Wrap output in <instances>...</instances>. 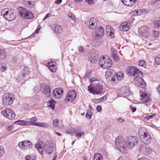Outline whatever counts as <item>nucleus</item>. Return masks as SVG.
Instances as JSON below:
<instances>
[{
    "label": "nucleus",
    "instance_id": "603ef678",
    "mask_svg": "<svg viewBox=\"0 0 160 160\" xmlns=\"http://www.w3.org/2000/svg\"><path fill=\"white\" fill-rule=\"evenodd\" d=\"M13 61L15 63L19 64V63L21 62V60L19 58L15 57L13 58Z\"/></svg>",
    "mask_w": 160,
    "mask_h": 160
},
{
    "label": "nucleus",
    "instance_id": "c03bdc74",
    "mask_svg": "<svg viewBox=\"0 0 160 160\" xmlns=\"http://www.w3.org/2000/svg\"><path fill=\"white\" fill-rule=\"evenodd\" d=\"M84 135V132H78L76 133V137L78 138H81L82 136Z\"/></svg>",
    "mask_w": 160,
    "mask_h": 160
},
{
    "label": "nucleus",
    "instance_id": "de8ad7c7",
    "mask_svg": "<svg viewBox=\"0 0 160 160\" xmlns=\"http://www.w3.org/2000/svg\"><path fill=\"white\" fill-rule=\"evenodd\" d=\"M156 27H160V18H159V20H155L154 22Z\"/></svg>",
    "mask_w": 160,
    "mask_h": 160
},
{
    "label": "nucleus",
    "instance_id": "69168bd1",
    "mask_svg": "<svg viewBox=\"0 0 160 160\" xmlns=\"http://www.w3.org/2000/svg\"><path fill=\"white\" fill-rule=\"evenodd\" d=\"M39 30H40V28H39V27L37 28L35 32V33H38L39 31Z\"/></svg>",
    "mask_w": 160,
    "mask_h": 160
},
{
    "label": "nucleus",
    "instance_id": "0eeeda50",
    "mask_svg": "<svg viewBox=\"0 0 160 160\" xmlns=\"http://www.w3.org/2000/svg\"><path fill=\"white\" fill-rule=\"evenodd\" d=\"M99 64L100 67L103 69H107L111 67L112 65V61L109 59L101 56L99 60Z\"/></svg>",
    "mask_w": 160,
    "mask_h": 160
},
{
    "label": "nucleus",
    "instance_id": "052dcab7",
    "mask_svg": "<svg viewBox=\"0 0 160 160\" xmlns=\"http://www.w3.org/2000/svg\"><path fill=\"white\" fill-rule=\"evenodd\" d=\"M130 109L132 112H134L136 110V108L135 107H131Z\"/></svg>",
    "mask_w": 160,
    "mask_h": 160
},
{
    "label": "nucleus",
    "instance_id": "b1692460",
    "mask_svg": "<svg viewBox=\"0 0 160 160\" xmlns=\"http://www.w3.org/2000/svg\"><path fill=\"white\" fill-rule=\"evenodd\" d=\"M43 93L46 97H49L51 94L50 88L49 86L46 85L44 86Z\"/></svg>",
    "mask_w": 160,
    "mask_h": 160
},
{
    "label": "nucleus",
    "instance_id": "338daca9",
    "mask_svg": "<svg viewBox=\"0 0 160 160\" xmlns=\"http://www.w3.org/2000/svg\"><path fill=\"white\" fill-rule=\"evenodd\" d=\"M138 160H149L146 158H140Z\"/></svg>",
    "mask_w": 160,
    "mask_h": 160
},
{
    "label": "nucleus",
    "instance_id": "79ce46f5",
    "mask_svg": "<svg viewBox=\"0 0 160 160\" xmlns=\"http://www.w3.org/2000/svg\"><path fill=\"white\" fill-rule=\"evenodd\" d=\"M155 62L157 65L160 64V55L155 57Z\"/></svg>",
    "mask_w": 160,
    "mask_h": 160
},
{
    "label": "nucleus",
    "instance_id": "8fccbe9b",
    "mask_svg": "<svg viewBox=\"0 0 160 160\" xmlns=\"http://www.w3.org/2000/svg\"><path fill=\"white\" fill-rule=\"evenodd\" d=\"M78 48L80 52L82 53L84 52V49L83 47L79 46H78Z\"/></svg>",
    "mask_w": 160,
    "mask_h": 160
},
{
    "label": "nucleus",
    "instance_id": "4468645a",
    "mask_svg": "<svg viewBox=\"0 0 160 160\" xmlns=\"http://www.w3.org/2000/svg\"><path fill=\"white\" fill-rule=\"evenodd\" d=\"M1 113L4 116L9 119H12L15 117V114L13 111L10 109H6L1 111Z\"/></svg>",
    "mask_w": 160,
    "mask_h": 160
},
{
    "label": "nucleus",
    "instance_id": "412c9836",
    "mask_svg": "<svg viewBox=\"0 0 160 160\" xmlns=\"http://www.w3.org/2000/svg\"><path fill=\"white\" fill-rule=\"evenodd\" d=\"M111 55L115 61H117L119 59V56L115 49L113 48H111Z\"/></svg>",
    "mask_w": 160,
    "mask_h": 160
},
{
    "label": "nucleus",
    "instance_id": "4d7b16f0",
    "mask_svg": "<svg viewBox=\"0 0 160 160\" xmlns=\"http://www.w3.org/2000/svg\"><path fill=\"white\" fill-rule=\"evenodd\" d=\"M102 107L101 106L98 105L97 107V110L98 112H100L102 110Z\"/></svg>",
    "mask_w": 160,
    "mask_h": 160
},
{
    "label": "nucleus",
    "instance_id": "7c9ffc66",
    "mask_svg": "<svg viewBox=\"0 0 160 160\" xmlns=\"http://www.w3.org/2000/svg\"><path fill=\"white\" fill-rule=\"evenodd\" d=\"M54 31L56 33L60 34L62 33V29L60 25H57L55 27Z\"/></svg>",
    "mask_w": 160,
    "mask_h": 160
},
{
    "label": "nucleus",
    "instance_id": "7ed1b4c3",
    "mask_svg": "<svg viewBox=\"0 0 160 160\" xmlns=\"http://www.w3.org/2000/svg\"><path fill=\"white\" fill-rule=\"evenodd\" d=\"M138 142V139L137 137H135L129 136L127 138L126 141L125 147L121 149L122 151V153L124 154L128 153V150L132 149L135 146H136Z\"/></svg>",
    "mask_w": 160,
    "mask_h": 160
},
{
    "label": "nucleus",
    "instance_id": "09e8293b",
    "mask_svg": "<svg viewBox=\"0 0 160 160\" xmlns=\"http://www.w3.org/2000/svg\"><path fill=\"white\" fill-rule=\"evenodd\" d=\"M25 159L26 160H36L34 158L29 155L26 156L25 157Z\"/></svg>",
    "mask_w": 160,
    "mask_h": 160
},
{
    "label": "nucleus",
    "instance_id": "f03ea898",
    "mask_svg": "<svg viewBox=\"0 0 160 160\" xmlns=\"http://www.w3.org/2000/svg\"><path fill=\"white\" fill-rule=\"evenodd\" d=\"M52 142L47 141L45 142H43L41 141H38L35 145V147L41 154H43V149L45 152L48 154H50L53 152L54 147L52 146Z\"/></svg>",
    "mask_w": 160,
    "mask_h": 160
},
{
    "label": "nucleus",
    "instance_id": "f704fd0d",
    "mask_svg": "<svg viewBox=\"0 0 160 160\" xmlns=\"http://www.w3.org/2000/svg\"><path fill=\"white\" fill-rule=\"evenodd\" d=\"M7 69L6 65L4 63L0 64V70L2 72H4Z\"/></svg>",
    "mask_w": 160,
    "mask_h": 160
},
{
    "label": "nucleus",
    "instance_id": "393cba45",
    "mask_svg": "<svg viewBox=\"0 0 160 160\" xmlns=\"http://www.w3.org/2000/svg\"><path fill=\"white\" fill-rule=\"evenodd\" d=\"M22 68L23 69V72H22V78H25V77H28L29 72V69L26 67H24L23 68L22 67Z\"/></svg>",
    "mask_w": 160,
    "mask_h": 160
},
{
    "label": "nucleus",
    "instance_id": "4be33fe9",
    "mask_svg": "<svg viewBox=\"0 0 160 160\" xmlns=\"http://www.w3.org/2000/svg\"><path fill=\"white\" fill-rule=\"evenodd\" d=\"M137 0H121L122 2L125 5L131 6L136 3Z\"/></svg>",
    "mask_w": 160,
    "mask_h": 160
},
{
    "label": "nucleus",
    "instance_id": "6e6552de",
    "mask_svg": "<svg viewBox=\"0 0 160 160\" xmlns=\"http://www.w3.org/2000/svg\"><path fill=\"white\" fill-rule=\"evenodd\" d=\"M150 32L149 28L146 26H143L138 29L139 34L142 38H146L149 36Z\"/></svg>",
    "mask_w": 160,
    "mask_h": 160
},
{
    "label": "nucleus",
    "instance_id": "c756f323",
    "mask_svg": "<svg viewBox=\"0 0 160 160\" xmlns=\"http://www.w3.org/2000/svg\"><path fill=\"white\" fill-rule=\"evenodd\" d=\"M23 18L26 19L32 18H33V15L31 12L27 10Z\"/></svg>",
    "mask_w": 160,
    "mask_h": 160
},
{
    "label": "nucleus",
    "instance_id": "dca6fc26",
    "mask_svg": "<svg viewBox=\"0 0 160 160\" xmlns=\"http://www.w3.org/2000/svg\"><path fill=\"white\" fill-rule=\"evenodd\" d=\"M63 91L61 88H57L54 89L52 92V94L54 98L58 99L60 98L62 95Z\"/></svg>",
    "mask_w": 160,
    "mask_h": 160
},
{
    "label": "nucleus",
    "instance_id": "bb28decb",
    "mask_svg": "<svg viewBox=\"0 0 160 160\" xmlns=\"http://www.w3.org/2000/svg\"><path fill=\"white\" fill-rule=\"evenodd\" d=\"M115 77L118 81L122 80L124 78V73L122 72H118L115 74Z\"/></svg>",
    "mask_w": 160,
    "mask_h": 160
},
{
    "label": "nucleus",
    "instance_id": "a211bd4d",
    "mask_svg": "<svg viewBox=\"0 0 160 160\" xmlns=\"http://www.w3.org/2000/svg\"><path fill=\"white\" fill-rule=\"evenodd\" d=\"M130 23L128 22L122 23L119 27V29L121 31L126 32L129 30Z\"/></svg>",
    "mask_w": 160,
    "mask_h": 160
},
{
    "label": "nucleus",
    "instance_id": "37998d69",
    "mask_svg": "<svg viewBox=\"0 0 160 160\" xmlns=\"http://www.w3.org/2000/svg\"><path fill=\"white\" fill-rule=\"evenodd\" d=\"M153 36L155 38L158 37L159 34V32L158 31L154 30L152 31Z\"/></svg>",
    "mask_w": 160,
    "mask_h": 160
},
{
    "label": "nucleus",
    "instance_id": "e433bc0d",
    "mask_svg": "<svg viewBox=\"0 0 160 160\" xmlns=\"http://www.w3.org/2000/svg\"><path fill=\"white\" fill-rule=\"evenodd\" d=\"M92 115V112L90 110H88L86 115V117L88 119H90L91 118Z\"/></svg>",
    "mask_w": 160,
    "mask_h": 160
},
{
    "label": "nucleus",
    "instance_id": "4c0bfd02",
    "mask_svg": "<svg viewBox=\"0 0 160 160\" xmlns=\"http://www.w3.org/2000/svg\"><path fill=\"white\" fill-rule=\"evenodd\" d=\"M138 65L139 66L145 68L146 66V63L144 61L140 60L138 62Z\"/></svg>",
    "mask_w": 160,
    "mask_h": 160
},
{
    "label": "nucleus",
    "instance_id": "bf43d9fd",
    "mask_svg": "<svg viewBox=\"0 0 160 160\" xmlns=\"http://www.w3.org/2000/svg\"><path fill=\"white\" fill-rule=\"evenodd\" d=\"M153 115H148L147 117H146V118L147 119V120H148L150 118H152L153 117Z\"/></svg>",
    "mask_w": 160,
    "mask_h": 160
},
{
    "label": "nucleus",
    "instance_id": "473e14b6",
    "mask_svg": "<svg viewBox=\"0 0 160 160\" xmlns=\"http://www.w3.org/2000/svg\"><path fill=\"white\" fill-rule=\"evenodd\" d=\"M35 126L39 127L47 128L49 126L48 124L47 123L36 122Z\"/></svg>",
    "mask_w": 160,
    "mask_h": 160
},
{
    "label": "nucleus",
    "instance_id": "1a4fd4ad",
    "mask_svg": "<svg viewBox=\"0 0 160 160\" xmlns=\"http://www.w3.org/2000/svg\"><path fill=\"white\" fill-rule=\"evenodd\" d=\"M15 98L12 94H4L2 98V103L6 106L11 105L12 103Z\"/></svg>",
    "mask_w": 160,
    "mask_h": 160
},
{
    "label": "nucleus",
    "instance_id": "13d9d810",
    "mask_svg": "<svg viewBox=\"0 0 160 160\" xmlns=\"http://www.w3.org/2000/svg\"><path fill=\"white\" fill-rule=\"evenodd\" d=\"M157 90L158 93L160 95V83L159 85L157 88Z\"/></svg>",
    "mask_w": 160,
    "mask_h": 160
},
{
    "label": "nucleus",
    "instance_id": "c85d7f7f",
    "mask_svg": "<svg viewBox=\"0 0 160 160\" xmlns=\"http://www.w3.org/2000/svg\"><path fill=\"white\" fill-rule=\"evenodd\" d=\"M16 124L18 125L28 126L29 125L30 122L28 121L24 120H18L15 122Z\"/></svg>",
    "mask_w": 160,
    "mask_h": 160
},
{
    "label": "nucleus",
    "instance_id": "ddd939ff",
    "mask_svg": "<svg viewBox=\"0 0 160 160\" xmlns=\"http://www.w3.org/2000/svg\"><path fill=\"white\" fill-rule=\"evenodd\" d=\"M115 74L116 72L113 69H109L106 72V76L108 78L111 83H114L116 80Z\"/></svg>",
    "mask_w": 160,
    "mask_h": 160
},
{
    "label": "nucleus",
    "instance_id": "6e6d98bb",
    "mask_svg": "<svg viewBox=\"0 0 160 160\" xmlns=\"http://www.w3.org/2000/svg\"><path fill=\"white\" fill-rule=\"evenodd\" d=\"M14 127L13 125L8 127L7 128V130L8 131H10L12 130L14 128Z\"/></svg>",
    "mask_w": 160,
    "mask_h": 160
},
{
    "label": "nucleus",
    "instance_id": "58836bf2",
    "mask_svg": "<svg viewBox=\"0 0 160 160\" xmlns=\"http://www.w3.org/2000/svg\"><path fill=\"white\" fill-rule=\"evenodd\" d=\"M77 131V130H75L73 128H72L70 129H67L66 130V132L67 133L73 134L76 132Z\"/></svg>",
    "mask_w": 160,
    "mask_h": 160
},
{
    "label": "nucleus",
    "instance_id": "f3484780",
    "mask_svg": "<svg viewBox=\"0 0 160 160\" xmlns=\"http://www.w3.org/2000/svg\"><path fill=\"white\" fill-rule=\"evenodd\" d=\"M140 99L142 100L143 103H149L151 101V99L148 94L143 92L140 93Z\"/></svg>",
    "mask_w": 160,
    "mask_h": 160
},
{
    "label": "nucleus",
    "instance_id": "0e129e2a",
    "mask_svg": "<svg viewBox=\"0 0 160 160\" xmlns=\"http://www.w3.org/2000/svg\"><path fill=\"white\" fill-rule=\"evenodd\" d=\"M111 28L110 26H107L106 27V31L107 32H109V29H110Z\"/></svg>",
    "mask_w": 160,
    "mask_h": 160
},
{
    "label": "nucleus",
    "instance_id": "c9c22d12",
    "mask_svg": "<svg viewBox=\"0 0 160 160\" xmlns=\"http://www.w3.org/2000/svg\"><path fill=\"white\" fill-rule=\"evenodd\" d=\"M6 54L4 51L0 50V58L1 59H5L6 58Z\"/></svg>",
    "mask_w": 160,
    "mask_h": 160
},
{
    "label": "nucleus",
    "instance_id": "f257e3e1",
    "mask_svg": "<svg viewBox=\"0 0 160 160\" xmlns=\"http://www.w3.org/2000/svg\"><path fill=\"white\" fill-rule=\"evenodd\" d=\"M127 72L129 75L135 77L134 81L136 82V84L138 86L143 88L142 86H145V82L142 79L141 75L142 73L140 70L134 67H128L127 68Z\"/></svg>",
    "mask_w": 160,
    "mask_h": 160
},
{
    "label": "nucleus",
    "instance_id": "6ab92c4d",
    "mask_svg": "<svg viewBox=\"0 0 160 160\" xmlns=\"http://www.w3.org/2000/svg\"><path fill=\"white\" fill-rule=\"evenodd\" d=\"M56 63L55 62H51L47 63V66L48 67L49 69L52 72H55L56 71Z\"/></svg>",
    "mask_w": 160,
    "mask_h": 160
},
{
    "label": "nucleus",
    "instance_id": "3c124183",
    "mask_svg": "<svg viewBox=\"0 0 160 160\" xmlns=\"http://www.w3.org/2000/svg\"><path fill=\"white\" fill-rule=\"evenodd\" d=\"M4 149L1 146H0V157H2L4 154Z\"/></svg>",
    "mask_w": 160,
    "mask_h": 160
},
{
    "label": "nucleus",
    "instance_id": "a878e982",
    "mask_svg": "<svg viewBox=\"0 0 160 160\" xmlns=\"http://www.w3.org/2000/svg\"><path fill=\"white\" fill-rule=\"evenodd\" d=\"M146 12V11L144 9H138L133 12V14L134 16L140 15Z\"/></svg>",
    "mask_w": 160,
    "mask_h": 160
},
{
    "label": "nucleus",
    "instance_id": "9d476101",
    "mask_svg": "<svg viewBox=\"0 0 160 160\" xmlns=\"http://www.w3.org/2000/svg\"><path fill=\"white\" fill-rule=\"evenodd\" d=\"M104 34V29L102 27H97L95 33L92 34V37L94 39H98L102 38Z\"/></svg>",
    "mask_w": 160,
    "mask_h": 160
},
{
    "label": "nucleus",
    "instance_id": "ea45409f",
    "mask_svg": "<svg viewBox=\"0 0 160 160\" xmlns=\"http://www.w3.org/2000/svg\"><path fill=\"white\" fill-rule=\"evenodd\" d=\"M50 105L49 106L52 108V109L54 108V105L55 103V101L53 99L51 100L49 102Z\"/></svg>",
    "mask_w": 160,
    "mask_h": 160
},
{
    "label": "nucleus",
    "instance_id": "aec40b11",
    "mask_svg": "<svg viewBox=\"0 0 160 160\" xmlns=\"http://www.w3.org/2000/svg\"><path fill=\"white\" fill-rule=\"evenodd\" d=\"M97 25L96 20L94 18H91L89 22L88 26L90 28H95Z\"/></svg>",
    "mask_w": 160,
    "mask_h": 160
},
{
    "label": "nucleus",
    "instance_id": "a19ab883",
    "mask_svg": "<svg viewBox=\"0 0 160 160\" xmlns=\"http://www.w3.org/2000/svg\"><path fill=\"white\" fill-rule=\"evenodd\" d=\"M26 5L29 8H32L34 5L33 2L32 1H28L26 2Z\"/></svg>",
    "mask_w": 160,
    "mask_h": 160
},
{
    "label": "nucleus",
    "instance_id": "2eb2a0df",
    "mask_svg": "<svg viewBox=\"0 0 160 160\" xmlns=\"http://www.w3.org/2000/svg\"><path fill=\"white\" fill-rule=\"evenodd\" d=\"M77 95L76 92L74 90L69 91L65 98V100L68 102H72L75 99Z\"/></svg>",
    "mask_w": 160,
    "mask_h": 160
},
{
    "label": "nucleus",
    "instance_id": "cd10ccee",
    "mask_svg": "<svg viewBox=\"0 0 160 160\" xmlns=\"http://www.w3.org/2000/svg\"><path fill=\"white\" fill-rule=\"evenodd\" d=\"M18 9L21 16L23 17L27 10L21 7H19Z\"/></svg>",
    "mask_w": 160,
    "mask_h": 160
},
{
    "label": "nucleus",
    "instance_id": "49530a36",
    "mask_svg": "<svg viewBox=\"0 0 160 160\" xmlns=\"http://www.w3.org/2000/svg\"><path fill=\"white\" fill-rule=\"evenodd\" d=\"M68 16L69 18L72 19L74 21H75V20L76 19V18L74 15L72 13H69L68 14Z\"/></svg>",
    "mask_w": 160,
    "mask_h": 160
},
{
    "label": "nucleus",
    "instance_id": "5fc2aeb1",
    "mask_svg": "<svg viewBox=\"0 0 160 160\" xmlns=\"http://www.w3.org/2000/svg\"><path fill=\"white\" fill-rule=\"evenodd\" d=\"M117 121L119 123L122 122L124 121V119L121 118H117Z\"/></svg>",
    "mask_w": 160,
    "mask_h": 160
},
{
    "label": "nucleus",
    "instance_id": "f8f14e48",
    "mask_svg": "<svg viewBox=\"0 0 160 160\" xmlns=\"http://www.w3.org/2000/svg\"><path fill=\"white\" fill-rule=\"evenodd\" d=\"M18 146L22 149L27 150L30 149L32 147V143L28 141L24 140L18 143Z\"/></svg>",
    "mask_w": 160,
    "mask_h": 160
},
{
    "label": "nucleus",
    "instance_id": "774afa93",
    "mask_svg": "<svg viewBox=\"0 0 160 160\" xmlns=\"http://www.w3.org/2000/svg\"><path fill=\"white\" fill-rule=\"evenodd\" d=\"M57 155L56 154H55L54 155V157H53L52 160H56V158L57 157Z\"/></svg>",
    "mask_w": 160,
    "mask_h": 160
},
{
    "label": "nucleus",
    "instance_id": "e2e57ef3",
    "mask_svg": "<svg viewBox=\"0 0 160 160\" xmlns=\"http://www.w3.org/2000/svg\"><path fill=\"white\" fill-rule=\"evenodd\" d=\"M62 1V0H57L55 1V3L56 4H59Z\"/></svg>",
    "mask_w": 160,
    "mask_h": 160
},
{
    "label": "nucleus",
    "instance_id": "423d86ee",
    "mask_svg": "<svg viewBox=\"0 0 160 160\" xmlns=\"http://www.w3.org/2000/svg\"><path fill=\"white\" fill-rule=\"evenodd\" d=\"M1 14L8 21H12L16 18V13L14 9L8 10L7 9H4L1 12Z\"/></svg>",
    "mask_w": 160,
    "mask_h": 160
},
{
    "label": "nucleus",
    "instance_id": "a18cd8bd",
    "mask_svg": "<svg viewBox=\"0 0 160 160\" xmlns=\"http://www.w3.org/2000/svg\"><path fill=\"white\" fill-rule=\"evenodd\" d=\"M59 121L58 119H55L53 120V124L55 127H58L59 125Z\"/></svg>",
    "mask_w": 160,
    "mask_h": 160
},
{
    "label": "nucleus",
    "instance_id": "864d4df0",
    "mask_svg": "<svg viewBox=\"0 0 160 160\" xmlns=\"http://www.w3.org/2000/svg\"><path fill=\"white\" fill-rule=\"evenodd\" d=\"M107 99V98L106 96H104L102 97L101 98H100L99 99H97L96 100L97 101H99V102L101 101H102V102H103V101H102V99H103L104 101H105Z\"/></svg>",
    "mask_w": 160,
    "mask_h": 160
},
{
    "label": "nucleus",
    "instance_id": "72a5a7b5",
    "mask_svg": "<svg viewBox=\"0 0 160 160\" xmlns=\"http://www.w3.org/2000/svg\"><path fill=\"white\" fill-rule=\"evenodd\" d=\"M37 120V118L35 117H34L32 118H31L29 119V122H30L29 125H35L36 124V122Z\"/></svg>",
    "mask_w": 160,
    "mask_h": 160
},
{
    "label": "nucleus",
    "instance_id": "5701e85b",
    "mask_svg": "<svg viewBox=\"0 0 160 160\" xmlns=\"http://www.w3.org/2000/svg\"><path fill=\"white\" fill-rule=\"evenodd\" d=\"M139 149L141 151L145 153L149 152L150 150L148 145L146 144L141 145L139 148Z\"/></svg>",
    "mask_w": 160,
    "mask_h": 160
},
{
    "label": "nucleus",
    "instance_id": "680f3d73",
    "mask_svg": "<svg viewBox=\"0 0 160 160\" xmlns=\"http://www.w3.org/2000/svg\"><path fill=\"white\" fill-rule=\"evenodd\" d=\"M50 15V14L49 13H48L44 18L43 20H45L46 18H48Z\"/></svg>",
    "mask_w": 160,
    "mask_h": 160
},
{
    "label": "nucleus",
    "instance_id": "39448f33",
    "mask_svg": "<svg viewBox=\"0 0 160 160\" xmlns=\"http://www.w3.org/2000/svg\"><path fill=\"white\" fill-rule=\"evenodd\" d=\"M138 136L140 140L144 143L146 144L150 143L151 141V137L148 133L147 132L145 127H141L138 130Z\"/></svg>",
    "mask_w": 160,
    "mask_h": 160
},
{
    "label": "nucleus",
    "instance_id": "9b49d317",
    "mask_svg": "<svg viewBox=\"0 0 160 160\" xmlns=\"http://www.w3.org/2000/svg\"><path fill=\"white\" fill-rule=\"evenodd\" d=\"M115 145L118 149L122 153V151L121 149L123 146H126V141L124 140L123 138L121 136L118 137L116 139L115 141ZM124 147H123L124 148Z\"/></svg>",
    "mask_w": 160,
    "mask_h": 160
},
{
    "label": "nucleus",
    "instance_id": "2f4dec72",
    "mask_svg": "<svg viewBox=\"0 0 160 160\" xmlns=\"http://www.w3.org/2000/svg\"><path fill=\"white\" fill-rule=\"evenodd\" d=\"M103 157L102 155L100 153L95 154L93 158V160H102Z\"/></svg>",
    "mask_w": 160,
    "mask_h": 160
},
{
    "label": "nucleus",
    "instance_id": "20e7f679",
    "mask_svg": "<svg viewBox=\"0 0 160 160\" xmlns=\"http://www.w3.org/2000/svg\"><path fill=\"white\" fill-rule=\"evenodd\" d=\"M89 81L91 83L94 81H97V82L94 83L92 86V84L88 86V89L89 92L94 95L100 94L101 92L103 89V86L100 84L98 81L95 78H91L90 79Z\"/></svg>",
    "mask_w": 160,
    "mask_h": 160
}]
</instances>
